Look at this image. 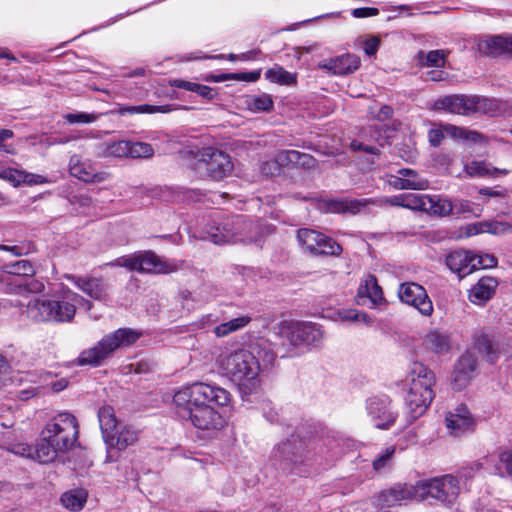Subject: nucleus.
I'll return each mask as SVG.
<instances>
[{
    "instance_id": "f257e3e1",
    "label": "nucleus",
    "mask_w": 512,
    "mask_h": 512,
    "mask_svg": "<svg viewBox=\"0 0 512 512\" xmlns=\"http://www.w3.org/2000/svg\"><path fill=\"white\" fill-rule=\"evenodd\" d=\"M178 415L201 430H217L223 426L222 416L210 403L225 406L230 401L227 390L206 383H194L177 391L173 397Z\"/></svg>"
},
{
    "instance_id": "f03ea898",
    "label": "nucleus",
    "mask_w": 512,
    "mask_h": 512,
    "mask_svg": "<svg viewBox=\"0 0 512 512\" xmlns=\"http://www.w3.org/2000/svg\"><path fill=\"white\" fill-rule=\"evenodd\" d=\"M78 422L70 413H61L46 424L41 432V440L36 451L37 461L49 463L58 453H65L78 443Z\"/></svg>"
},
{
    "instance_id": "7ed1b4c3",
    "label": "nucleus",
    "mask_w": 512,
    "mask_h": 512,
    "mask_svg": "<svg viewBox=\"0 0 512 512\" xmlns=\"http://www.w3.org/2000/svg\"><path fill=\"white\" fill-rule=\"evenodd\" d=\"M76 305H84L86 310L92 302L75 292L68 291L62 300L34 298L26 305L25 314L34 322H70L76 314Z\"/></svg>"
},
{
    "instance_id": "20e7f679",
    "label": "nucleus",
    "mask_w": 512,
    "mask_h": 512,
    "mask_svg": "<svg viewBox=\"0 0 512 512\" xmlns=\"http://www.w3.org/2000/svg\"><path fill=\"white\" fill-rule=\"evenodd\" d=\"M217 362L244 393H250L258 387L261 363L253 352L239 349L229 354H221Z\"/></svg>"
},
{
    "instance_id": "39448f33",
    "label": "nucleus",
    "mask_w": 512,
    "mask_h": 512,
    "mask_svg": "<svg viewBox=\"0 0 512 512\" xmlns=\"http://www.w3.org/2000/svg\"><path fill=\"white\" fill-rule=\"evenodd\" d=\"M209 239L215 244H228L236 242H257L260 228L253 221L243 215L226 217L214 221L207 228Z\"/></svg>"
},
{
    "instance_id": "423d86ee",
    "label": "nucleus",
    "mask_w": 512,
    "mask_h": 512,
    "mask_svg": "<svg viewBox=\"0 0 512 512\" xmlns=\"http://www.w3.org/2000/svg\"><path fill=\"white\" fill-rule=\"evenodd\" d=\"M324 336L322 327L313 322L283 321L279 324L277 340L281 341L282 356L295 355L300 346L318 345Z\"/></svg>"
},
{
    "instance_id": "0eeeda50",
    "label": "nucleus",
    "mask_w": 512,
    "mask_h": 512,
    "mask_svg": "<svg viewBox=\"0 0 512 512\" xmlns=\"http://www.w3.org/2000/svg\"><path fill=\"white\" fill-rule=\"evenodd\" d=\"M411 386L405 399L411 418L421 416L434 398L432 387L435 384L434 373L420 362H414L410 368Z\"/></svg>"
},
{
    "instance_id": "6e6552de",
    "label": "nucleus",
    "mask_w": 512,
    "mask_h": 512,
    "mask_svg": "<svg viewBox=\"0 0 512 512\" xmlns=\"http://www.w3.org/2000/svg\"><path fill=\"white\" fill-rule=\"evenodd\" d=\"M141 333L131 328H119L104 336L96 346L81 352L78 357L80 365L98 366L117 349L135 343Z\"/></svg>"
},
{
    "instance_id": "1a4fd4ad",
    "label": "nucleus",
    "mask_w": 512,
    "mask_h": 512,
    "mask_svg": "<svg viewBox=\"0 0 512 512\" xmlns=\"http://www.w3.org/2000/svg\"><path fill=\"white\" fill-rule=\"evenodd\" d=\"M306 445L299 435H291L274 446L270 455L271 465L282 474H289L304 463Z\"/></svg>"
},
{
    "instance_id": "9d476101",
    "label": "nucleus",
    "mask_w": 512,
    "mask_h": 512,
    "mask_svg": "<svg viewBox=\"0 0 512 512\" xmlns=\"http://www.w3.org/2000/svg\"><path fill=\"white\" fill-rule=\"evenodd\" d=\"M108 265L125 267L139 273L168 274L178 270L175 262L165 261L152 251H138L132 255L115 259Z\"/></svg>"
},
{
    "instance_id": "9b49d317",
    "label": "nucleus",
    "mask_w": 512,
    "mask_h": 512,
    "mask_svg": "<svg viewBox=\"0 0 512 512\" xmlns=\"http://www.w3.org/2000/svg\"><path fill=\"white\" fill-rule=\"evenodd\" d=\"M4 271L13 277L8 280V285L13 293L20 295L39 294L45 289L42 281L32 278L35 270L28 260H18L6 264Z\"/></svg>"
},
{
    "instance_id": "f8f14e48",
    "label": "nucleus",
    "mask_w": 512,
    "mask_h": 512,
    "mask_svg": "<svg viewBox=\"0 0 512 512\" xmlns=\"http://www.w3.org/2000/svg\"><path fill=\"white\" fill-rule=\"evenodd\" d=\"M419 500L432 497L445 504L453 503L459 494L458 480L451 474L417 482Z\"/></svg>"
},
{
    "instance_id": "ddd939ff",
    "label": "nucleus",
    "mask_w": 512,
    "mask_h": 512,
    "mask_svg": "<svg viewBox=\"0 0 512 512\" xmlns=\"http://www.w3.org/2000/svg\"><path fill=\"white\" fill-rule=\"evenodd\" d=\"M365 409L378 429H389L398 417V411L387 395H373L367 398Z\"/></svg>"
},
{
    "instance_id": "4468645a",
    "label": "nucleus",
    "mask_w": 512,
    "mask_h": 512,
    "mask_svg": "<svg viewBox=\"0 0 512 512\" xmlns=\"http://www.w3.org/2000/svg\"><path fill=\"white\" fill-rule=\"evenodd\" d=\"M199 166H203L213 180H221L233 170L230 156L213 147L203 148L199 153Z\"/></svg>"
},
{
    "instance_id": "2eb2a0df",
    "label": "nucleus",
    "mask_w": 512,
    "mask_h": 512,
    "mask_svg": "<svg viewBox=\"0 0 512 512\" xmlns=\"http://www.w3.org/2000/svg\"><path fill=\"white\" fill-rule=\"evenodd\" d=\"M299 243L307 251L319 255H339L342 247L332 238L315 230L301 228L297 231Z\"/></svg>"
},
{
    "instance_id": "dca6fc26",
    "label": "nucleus",
    "mask_w": 512,
    "mask_h": 512,
    "mask_svg": "<svg viewBox=\"0 0 512 512\" xmlns=\"http://www.w3.org/2000/svg\"><path fill=\"white\" fill-rule=\"evenodd\" d=\"M410 500H419L417 483H396L374 496V504L380 509L391 508Z\"/></svg>"
},
{
    "instance_id": "f3484780",
    "label": "nucleus",
    "mask_w": 512,
    "mask_h": 512,
    "mask_svg": "<svg viewBox=\"0 0 512 512\" xmlns=\"http://www.w3.org/2000/svg\"><path fill=\"white\" fill-rule=\"evenodd\" d=\"M401 302L413 306L424 316H431L434 308L425 288L415 282L401 283L398 288Z\"/></svg>"
},
{
    "instance_id": "a211bd4d",
    "label": "nucleus",
    "mask_w": 512,
    "mask_h": 512,
    "mask_svg": "<svg viewBox=\"0 0 512 512\" xmlns=\"http://www.w3.org/2000/svg\"><path fill=\"white\" fill-rule=\"evenodd\" d=\"M66 278L94 300L104 301L108 297L109 285L101 277L68 275Z\"/></svg>"
},
{
    "instance_id": "6ab92c4d",
    "label": "nucleus",
    "mask_w": 512,
    "mask_h": 512,
    "mask_svg": "<svg viewBox=\"0 0 512 512\" xmlns=\"http://www.w3.org/2000/svg\"><path fill=\"white\" fill-rule=\"evenodd\" d=\"M476 368L477 361L474 355L470 351L463 353L456 362L452 374L453 389L458 391L464 389L472 379Z\"/></svg>"
},
{
    "instance_id": "aec40b11",
    "label": "nucleus",
    "mask_w": 512,
    "mask_h": 512,
    "mask_svg": "<svg viewBox=\"0 0 512 512\" xmlns=\"http://www.w3.org/2000/svg\"><path fill=\"white\" fill-rule=\"evenodd\" d=\"M395 452V446L391 445L386 447L381 453H379L373 459L372 467H370L369 464L357 467V469L363 470V473H359L357 476H354V480H356L359 483H362L366 479L373 478L374 474L382 473L391 469Z\"/></svg>"
},
{
    "instance_id": "412c9836",
    "label": "nucleus",
    "mask_w": 512,
    "mask_h": 512,
    "mask_svg": "<svg viewBox=\"0 0 512 512\" xmlns=\"http://www.w3.org/2000/svg\"><path fill=\"white\" fill-rule=\"evenodd\" d=\"M384 301L382 288L378 285L376 277L371 274L367 275L358 287L356 303L374 308Z\"/></svg>"
},
{
    "instance_id": "4be33fe9",
    "label": "nucleus",
    "mask_w": 512,
    "mask_h": 512,
    "mask_svg": "<svg viewBox=\"0 0 512 512\" xmlns=\"http://www.w3.org/2000/svg\"><path fill=\"white\" fill-rule=\"evenodd\" d=\"M447 267L463 278L477 270L476 255L466 250H455L450 252L446 258Z\"/></svg>"
},
{
    "instance_id": "5701e85b",
    "label": "nucleus",
    "mask_w": 512,
    "mask_h": 512,
    "mask_svg": "<svg viewBox=\"0 0 512 512\" xmlns=\"http://www.w3.org/2000/svg\"><path fill=\"white\" fill-rule=\"evenodd\" d=\"M446 426L451 435L459 437L465 432L472 430L474 422L468 408L459 405L454 412H449L445 418Z\"/></svg>"
},
{
    "instance_id": "b1692460",
    "label": "nucleus",
    "mask_w": 512,
    "mask_h": 512,
    "mask_svg": "<svg viewBox=\"0 0 512 512\" xmlns=\"http://www.w3.org/2000/svg\"><path fill=\"white\" fill-rule=\"evenodd\" d=\"M498 282L493 277H482L469 291V300L476 305L483 306L495 293Z\"/></svg>"
},
{
    "instance_id": "393cba45",
    "label": "nucleus",
    "mask_w": 512,
    "mask_h": 512,
    "mask_svg": "<svg viewBox=\"0 0 512 512\" xmlns=\"http://www.w3.org/2000/svg\"><path fill=\"white\" fill-rule=\"evenodd\" d=\"M380 154L376 146L357 143L354 140V162L364 172L370 171L375 165Z\"/></svg>"
},
{
    "instance_id": "a878e982",
    "label": "nucleus",
    "mask_w": 512,
    "mask_h": 512,
    "mask_svg": "<svg viewBox=\"0 0 512 512\" xmlns=\"http://www.w3.org/2000/svg\"><path fill=\"white\" fill-rule=\"evenodd\" d=\"M93 154L99 158H122L129 156V141H105L93 146Z\"/></svg>"
},
{
    "instance_id": "bb28decb",
    "label": "nucleus",
    "mask_w": 512,
    "mask_h": 512,
    "mask_svg": "<svg viewBox=\"0 0 512 512\" xmlns=\"http://www.w3.org/2000/svg\"><path fill=\"white\" fill-rule=\"evenodd\" d=\"M471 97L463 95L445 96L435 102L436 109H442L454 114H468L471 111Z\"/></svg>"
},
{
    "instance_id": "cd10ccee",
    "label": "nucleus",
    "mask_w": 512,
    "mask_h": 512,
    "mask_svg": "<svg viewBox=\"0 0 512 512\" xmlns=\"http://www.w3.org/2000/svg\"><path fill=\"white\" fill-rule=\"evenodd\" d=\"M138 440V432L131 426L118 427L117 430L105 441L110 448L125 450Z\"/></svg>"
},
{
    "instance_id": "c85d7f7f",
    "label": "nucleus",
    "mask_w": 512,
    "mask_h": 512,
    "mask_svg": "<svg viewBox=\"0 0 512 512\" xmlns=\"http://www.w3.org/2000/svg\"><path fill=\"white\" fill-rule=\"evenodd\" d=\"M507 37L487 36L477 42V49L481 54L496 57L505 53Z\"/></svg>"
},
{
    "instance_id": "c756f323",
    "label": "nucleus",
    "mask_w": 512,
    "mask_h": 512,
    "mask_svg": "<svg viewBox=\"0 0 512 512\" xmlns=\"http://www.w3.org/2000/svg\"><path fill=\"white\" fill-rule=\"evenodd\" d=\"M88 498V492L83 488H75L64 492L61 495V504L69 511H81Z\"/></svg>"
},
{
    "instance_id": "7c9ffc66",
    "label": "nucleus",
    "mask_w": 512,
    "mask_h": 512,
    "mask_svg": "<svg viewBox=\"0 0 512 512\" xmlns=\"http://www.w3.org/2000/svg\"><path fill=\"white\" fill-rule=\"evenodd\" d=\"M465 171L472 177H498L509 173V170L499 169L486 161H472L465 166Z\"/></svg>"
},
{
    "instance_id": "2f4dec72",
    "label": "nucleus",
    "mask_w": 512,
    "mask_h": 512,
    "mask_svg": "<svg viewBox=\"0 0 512 512\" xmlns=\"http://www.w3.org/2000/svg\"><path fill=\"white\" fill-rule=\"evenodd\" d=\"M281 348V341L278 340L274 343V348H271V344L267 341H261L256 344L255 349H257V354L259 362L261 361V367L267 368L274 364L276 357L286 358L287 356H282L279 352Z\"/></svg>"
},
{
    "instance_id": "473e14b6",
    "label": "nucleus",
    "mask_w": 512,
    "mask_h": 512,
    "mask_svg": "<svg viewBox=\"0 0 512 512\" xmlns=\"http://www.w3.org/2000/svg\"><path fill=\"white\" fill-rule=\"evenodd\" d=\"M98 419L105 442L117 430L119 423L111 406L101 407L98 411Z\"/></svg>"
},
{
    "instance_id": "72a5a7b5",
    "label": "nucleus",
    "mask_w": 512,
    "mask_h": 512,
    "mask_svg": "<svg viewBox=\"0 0 512 512\" xmlns=\"http://www.w3.org/2000/svg\"><path fill=\"white\" fill-rule=\"evenodd\" d=\"M474 347L491 364L498 359L500 354L498 345L495 344L486 334H479L476 336Z\"/></svg>"
},
{
    "instance_id": "f704fd0d",
    "label": "nucleus",
    "mask_w": 512,
    "mask_h": 512,
    "mask_svg": "<svg viewBox=\"0 0 512 512\" xmlns=\"http://www.w3.org/2000/svg\"><path fill=\"white\" fill-rule=\"evenodd\" d=\"M423 343L427 349L437 354L445 353L450 349L449 336L436 330L429 332L425 336Z\"/></svg>"
},
{
    "instance_id": "c9c22d12",
    "label": "nucleus",
    "mask_w": 512,
    "mask_h": 512,
    "mask_svg": "<svg viewBox=\"0 0 512 512\" xmlns=\"http://www.w3.org/2000/svg\"><path fill=\"white\" fill-rule=\"evenodd\" d=\"M425 212L436 216H448L452 213L451 200L440 196L427 195Z\"/></svg>"
},
{
    "instance_id": "e433bc0d",
    "label": "nucleus",
    "mask_w": 512,
    "mask_h": 512,
    "mask_svg": "<svg viewBox=\"0 0 512 512\" xmlns=\"http://www.w3.org/2000/svg\"><path fill=\"white\" fill-rule=\"evenodd\" d=\"M251 321V317L247 315H243L234 319H231L227 322H224L220 325H217L214 328V333L218 338L226 337L229 334L236 332L242 328H244Z\"/></svg>"
},
{
    "instance_id": "4c0bfd02",
    "label": "nucleus",
    "mask_w": 512,
    "mask_h": 512,
    "mask_svg": "<svg viewBox=\"0 0 512 512\" xmlns=\"http://www.w3.org/2000/svg\"><path fill=\"white\" fill-rule=\"evenodd\" d=\"M265 77L272 83L280 85H293L297 81V75L286 71L283 67L275 65L265 72Z\"/></svg>"
},
{
    "instance_id": "58836bf2",
    "label": "nucleus",
    "mask_w": 512,
    "mask_h": 512,
    "mask_svg": "<svg viewBox=\"0 0 512 512\" xmlns=\"http://www.w3.org/2000/svg\"><path fill=\"white\" fill-rule=\"evenodd\" d=\"M352 202L347 199H322L318 209L326 213H344L350 210Z\"/></svg>"
},
{
    "instance_id": "ea45409f",
    "label": "nucleus",
    "mask_w": 512,
    "mask_h": 512,
    "mask_svg": "<svg viewBox=\"0 0 512 512\" xmlns=\"http://www.w3.org/2000/svg\"><path fill=\"white\" fill-rule=\"evenodd\" d=\"M398 174L406 178L405 181H407L409 190H426L429 188V181L415 170L403 168L398 170Z\"/></svg>"
},
{
    "instance_id": "a19ab883",
    "label": "nucleus",
    "mask_w": 512,
    "mask_h": 512,
    "mask_svg": "<svg viewBox=\"0 0 512 512\" xmlns=\"http://www.w3.org/2000/svg\"><path fill=\"white\" fill-rule=\"evenodd\" d=\"M322 67L332 71L334 74H347L352 67V58L346 53L329 60Z\"/></svg>"
},
{
    "instance_id": "79ce46f5",
    "label": "nucleus",
    "mask_w": 512,
    "mask_h": 512,
    "mask_svg": "<svg viewBox=\"0 0 512 512\" xmlns=\"http://www.w3.org/2000/svg\"><path fill=\"white\" fill-rule=\"evenodd\" d=\"M70 171L73 176L85 182H98L103 180L100 174H94L83 167L82 164H79L76 157H72L70 160Z\"/></svg>"
},
{
    "instance_id": "37998d69",
    "label": "nucleus",
    "mask_w": 512,
    "mask_h": 512,
    "mask_svg": "<svg viewBox=\"0 0 512 512\" xmlns=\"http://www.w3.org/2000/svg\"><path fill=\"white\" fill-rule=\"evenodd\" d=\"M419 62L427 67H443L445 65V54L443 50H432L428 53L419 52Z\"/></svg>"
},
{
    "instance_id": "c03bdc74",
    "label": "nucleus",
    "mask_w": 512,
    "mask_h": 512,
    "mask_svg": "<svg viewBox=\"0 0 512 512\" xmlns=\"http://www.w3.org/2000/svg\"><path fill=\"white\" fill-rule=\"evenodd\" d=\"M445 131L453 138L470 140L472 142H478L483 138V136L476 131L466 130L453 125H446Z\"/></svg>"
},
{
    "instance_id": "a18cd8bd",
    "label": "nucleus",
    "mask_w": 512,
    "mask_h": 512,
    "mask_svg": "<svg viewBox=\"0 0 512 512\" xmlns=\"http://www.w3.org/2000/svg\"><path fill=\"white\" fill-rule=\"evenodd\" d=\"M154 154V149L148 143L129 141V156L132 158H149Z\"/></svg>"
},
{
    "instance_id": "49530a36",
    "label": "nucleus",
    "mask_w": 512,
    "mask_h": 512,
    "mask_svg": "<svg viewBox=\"0 0 512 512\" xmlns=\"http://www.w3.org/2000/svg\"><path fill=\"white\" fill-rule=\"evenodd\" d=\"M427 194H404V208L425 212Z\"/></svg>"
},
{
    "instance_id": "de8ad7c7",
    "label": "nucleus",
    "mask_w": 512,
    "mask_h": 512,
    "mask_svg": "<svg viewBox=\"0 0 512 512\" xmlns=\"http://www.w3.org/2000/svg\"><path fill=\"white\" fill-rule=\"evenodd\" d=\"M471 102V111L475 112L490 113L494 112L497 108L493 100L485 97L471 96Z\"/></svg>"
},
{
    "instance_id": "09e8293b",
    "label": "nucleus",
    "mask_w": 512,
    "mask_h": 512,
    "mask_svg": "<svg viewBox=\"0 0 512 512\" xmlns=\"http://www.w3.org/2000/svg\"><path fill=\"white\" fill-rule=\"evenodd\" d=\"M64 118L70 124L92 123L98 119V114L86 112L68 113Z\"/></svg>"
},
{
    "instance_id": "8fccbe9b",
    "label": "nucleus",
    "mask_w": 512,
    "mask_h": 512,
    "mask_svg": "<svg viewBox=\"0 0 512 512\" xmlns=\"http://www.w3.org/2000/svg\"><path fill=\"white\" fill-rule=\"evenodd\" d=\"M38 450V444L35 447L29 446L25 443H17L11 445L9 451L16 455L31 458L37 460L36 451Z\"/></svg>"
},
{
    "instance_id": "3c124183",
    "label": "nucleus",
    "mask_w": 512,
    "mask_h": 512,
    "mask_svg": "<svg viewBox=\"0 0 512 512\" xmlns=\"http://www.w3.org/2000/svg\"><path fill=\"white\" fill-rule=\"evenodd\" d=\"M296 150H281L275 154L277 162L280 168L283 167H295L296 160Z\"/></svg>"
},
{
    "instance_id": "603ef678",
    "label": "nucleus",
    "mask_w": 512,
    "mask_h": 512,
    "mask_svg": "<svg viewBox=\"0 0 512 512\" xmlns=\"http://www.w3.org/2000/svg\"><path fill=\"white\" fill-rule=\"evenodd\" d=\"M23 170L5 168L0 170V178L11 182L14 186L22 184Z\"/></svg>"
},
{
    "instance_id": "864d4df0",
    "label": "nucleus",
    "mask_w": 512,
    "mask_h": 512,
    "mask_svg": "<svg viewBox=\"0 0 512 512\" xmlns=\"http://www.w3.org/2000/svg\"><path fill=\"white\" fill-rule=\"evenodd\" d=\"M250 106L256 111H270L273 108V101L269 95L254 97Z\"/></svg>"
},
{
    "instance_id": "5fc2aeb1",
    "label": "nucleus",
    "mask_w": 512,
    "mask_h": 512,
    "mask_svg": "<svg viewBox=\"0 0 512 512\" xmlns=\"http://www.w3.org/2000/svg\"><path fill=\"white\" fill-rule=\"evenodd\" d=\"M296 164L295 168H303L307 170L314 169L316 167V160L313 156L307 153H303L296 150Z\"/></svg>"
},
{
    "instance_id": "6e6d98bb",
    "label": "nucleus",
    "mask_w": 512,
    "mask_h": 512,
    "mask_svg": "<svg viewBox=\"0 0 512 512\" xmlns=\"http://www.w3.org/2000/svg\"><path fill=\"white\" fill-rule=\"evenodd\" d=\"M0 250H5L13 253L16 256H22L32 251V245L30 243H22L20 245H0Z\"/></svg>"
},
{
    "instance_id": "4d7b16f0",
    "label": "nucleus",
    "mask_w": 512,
    "mask_h": 512,
    "mask_svg": "<svg viewBox=\"0 0 512 512\" xmlns=\"http://www.w3.org/2000/svg\"><path fill=\"white\" fill-rule=\"evenodd\" d=\"M261 172L266 176H273L281 172V168L276 157L273 160L265 161L261 164Z\"/></svg>"
},
{
    "instance_id": "13d9d810",
    "label": "nucleus",
    "mask_w": 512,
    "mask_h": 512,
    "mask_svg": "<svg viewBox=\"0 0 512 512\" xmlns=\"http://www.w3.org/2000/svg\"><path fill=\"white\" fill-rule=\"evenodd\" d=\"M453 215L465 214L471 211L470 203L466 200L455 199L451 201Z\"/></svg>"
},
{
    "instance_id": "bf43d9fd",
    "label": "nucleus",
    "mask_w": 512,
    "mask_h": 512,
    "mask_svg": "<svg viewBox=\"0 0 512 512\" xmlns=\"http://www.w3.org/2000/svg\"><path fill=\"white\" fill-rule=\"evenodd\" d=\"M48 182L49 181L47 180V178L42 175L29 173L26 171H24V173H23L22 184L34 185V184H44V183H48Z\"/></svg>"
},
{
    "instance_id": "052dcab7",
    "label": "nucleus",
    "mask_w": 512,
    "mask_h": 512,
    "mask_svg": "<svg viewBox=\"0 0 512 512\" xmlns=\"http://www.w3.org/2000/svg\"><path fill=\"white\" fill-rule=\"evenodd\" d=\"M447 134L445 127L443 129H431L428 132L429 143L433 147H438L444 139V134Z\"/></svg>"
},
{
    "instance_id": "680f3d73",
    "label": "nucleus",
    "mask_w": 512,
    "mask_h": 512,
    "mask_svg": "<svg viewBox=\"0 0 512 512\" xmlns=\"http://www.w3.org/2000/svg\"><path fill=\"white\" fill-rule=\"evenodd\" d=\"M380 39L378 37H371L363 42V49L366 55L373 56L378 51Z\"/></svg>"
},
{
    "instance_id": "e2e57ef3",
    "label": "nucleus",
    "mask_w": 512,
    "mask_h": 512,
    "mask_svg": "<svg viewBox=\"0 0 512 512\" xmlns=\"http://www.w3.org/2000/svg\"><path fill=\"white\" fill-rule=\"evenodd\" d=\"M477 269L481 268H492L497 266V258L493 255L486 254L484 256L476 255Z\"/></svg>"
},
{
    "instance_id": "0e129e2a",
    "label": "nucleus",
    "mask_w": 512,
    "mask_h": 512,
    "mask_svg": "<svg viewBox=\"0 0 512 512\" xmlns=\"http://www.w3.org/2000/svg\"><path fill=\"white\" fill-rule=\"evenodd\" d=\"M260 75H261L260 70L252 71V72L234 73L235 80L249 81V82L257 81L260 78Z\"/></svg>"
},
{
    "instance_id": "69168bd1",
    "label": "nucleus",
    "mask_w": 512,
    "mask_h": 512,
    "mask_svg": "<svg viewBox=\"0 0 512 512\" xmlns=\"http://www.w3.org/2000/svg\"><path fill=\"white\" fill-rule=\"evenodd\" d=\"M379 10L373 7L354 8V17L365 18L378 15Z\"/></svg>"
},
{
    "instance_id": "338daca9",
    "label": "nucleus",
    "mask_w": 512,
    "mask_h": 512,
    "mask_svg": "<svg viewBox=\"0 0 512 512\" xmlns=\"http://www.w3.org/2000/svg\"><path fill=\"white\" fill-rule=\"evenodd\" d=\"M499 460L504 465L508 475L512 477V451L502 452Z\"/></svg>"
},
{
    "instance_id": "774afa93",
    "label": "nucleus",
    "mask_w": 512,
    "mask_h": 512,
    "mask_svg": "<svg viewBox=\"0 0 512 512\" xmlns=\"http://www.w3.org/2000/svg\"><path fill=\"white\" fill-rule=\"evenodd\" d=\"M195 93H197L199 96H201L205 99H209V100L213 99L216 95V92L213 88L206 86V85H202V84H198V86L196 87Z\"/></svg>"
}]
</instances>
